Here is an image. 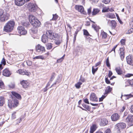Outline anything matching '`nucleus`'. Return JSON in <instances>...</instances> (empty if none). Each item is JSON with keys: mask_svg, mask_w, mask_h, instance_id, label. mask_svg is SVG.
<instances>
[{"mask_svg": "<svg viewBox=\"0 0 133 133\" xmlns=\"http://www.w3.org/2000/svg\"><path fill=\"white\" fill-rule=\"evenodd\" d=\"M48 37L46 35V34L45 33L42 37V41L43 43H45L48 42Z\"/></svg>", "mask_w": 133, "mask_h": 133, "instance_id": "nucleus-22", "label": "nucleus"}, {"mask_svg": "<svg viewBox=\"0 0 133 133\" xmlns=\"http://www.w3.org/2000/svg\"><path fill=\"white\" fill-rule=\"evenodd\" d=\"M91 8H90L88 9V12L89 14H90L91 13Z\"/></svg>", "mask_w": 133, "mask_h": 133, "instance_id": "nucleus-62", "label": "nucleus"}, {"mask_svg": "<svg viewBox=\"0 0 133 133\" xmlns=\"http://www.w3.org/2000/svg\"><path fill=\"white\" fill-rule=\"evenodd\" d=\"M21 84L24 88H28L29 85V83L26 81L23 80L21 82Z\"/></svg>", "mask_w": 133, "mask_h": 133, "instance_id": "nucleus-20", "label": "nucleus"}, {"mask_svg": "<svg viewBox=\"0 0 133 133\" xmlns=\"http://www.w3.org/2000/svg\"><path fill=\"white\" fill-rule=\"evenodd\" d=\"M94 67L95 66H94L92 67V72L93 74H94L95 72L98 69V68L95 69L94 68Z\"/></svg>", "mask_w": 133, "mask_h": 133, "instance_id": "nucleus-37", "label": "nucleus"}, {"mask_svg": "<svg viewBox=\"0 0 133 133\" xmlns=\"http://www.w3.org/2000/svg\"><path fill=\"white\" fill-rule=\"evenodd\" d=\"M105 81L106 83L108 84H109L110 83V82L108 79L107 78H105Z\"/></svg>", "mask_w": 133, "mask_h": 133, "instance_id": "nucleus-54", "label": "nucleus"}, {"mask_svg": "<svg viewBox=\"0 0 133 133\" xmlns=\"http://www.w3.org/2000/svg\"><path fill=\"white\" fill-rule=\"evenodd\" d=\"M25 0H15V3L16 5L21 6L23 5L25 3Z\"/></svg>", "mask_w": 133, "mask_h": 133, "instance_id": "nucleus-13", "label": "nucleus"}, {"mask_svg": "<svg viewBox=\"0 0 133 133\" xmlns=\"http://www.w3.org/2000/svg\"><path fill=\"white\" fill-rule=\"evenodd\" d=\"M64 56L65 55H64L61 58L57 59V63H59L62 62L64 58Z\"/></svg>", "mask_w": 133, "mask_h": 133, "instance_id": "nucleus-38", "label": "nucleus"}, {"mask_svg": "<svg viewBox=\"0 0 133 133\" xmlns=\"http://www.w3.org/2000/svg\"><path fill=\"white\" fill-rule=\"evenodd\" d=\"M9 86L11 88H14L15 85L14 84H11L9 85Z\"/></svg>", "mask_w": 133, "mask_h": 133, "instance_id": "nucleus-56", "label": "nucleus"}, {"mask_svg": "<svg viewBox=\"0 0 133 133\" xmlns=\"http://www.w3.org/2000/svg\"><path fill=\"white\" fill-rule=\"evenodd\" d=\"M17 72L22 75H26L27 76L30 75V72H28L26 70H24L21 69L19 70Z\"/></svg>", "mask_w": 133, "mask_h": 133, "instance_id": "nucleus-15", "label": "nucleus"}, {"mask_svg": "<svg viewBox=\"0 0 133 133\" xmlns=\"http://www.w3.org/2000/svg\"><path fill=\"white\" fill-rule=\"evenodd\" d=\"M5 103V101L4 97H0V106H2Z\"/></svg>", "mask_w": 133, "mask_h": 133, "instance_id": "nucleus-30", "label": "nucleus"}, {"mask_svg": "<svg viewBox=\"0 0 133 133\" xmlns=\"http://www.w3.org/2000/svg\"><path fill=\"white\" fill-rule=\"evenodd\" d=\"M55 43L57 45H59L62 42V39L61 38L59 37L58 36L56 37L55 38Z\"/></svg>", "mask_w": 133, "mask_h": 133, "instance_id": "nucleus-19", "label": "nucleus"}, {"mask_svg": "<svg viewBox=\"0 0 133 133\" xmlns=\"http://www.w3.org/2000/svg\"><path fill=\"white\" fill-rule=\"evenodd\" d=\"M53 18L52 19V20H56L58 18V16L56 14L53 15Z\"/></svg>", "mask_w": 133, "mask_h": 133, "instance_id": "nucleus-39", "label": "nucleus"}, {"mask_svg": "<svg viewBox=\"0 0 133 133\" xmlns=\"http://www.w3.org/2000/svg\"><path fill=\"white\" fill-rule=\"evenodd\" d=\"M108 121L105 119H103L101 121V124L103 126H104L107 124Z\"/></svg>", "mask_w": 133, "mask_h": 133, "instance_id": "nucleus-31", "label": "nucleus"}, {"mask_svg": "<svg viewBox=\"0 0 133 133\" xmlns=\"http://www.w3.org/2000/svg\"><path fill=\"white\" fill-rule=\"evenodd\" d=\"M82 48L79 46H77L76 47L75 51L76 55H79V53L81 54L82 52Z\"/></svg>", "mask_w": 133, "mask_h": 133, "instance_id": "nucleus-16", "label": "nucleus"}, {"mask_svg": "<svg viewBox=\"0 0 133 133\" xmlns=\"http://www.w3.org/2000/svg\"><path fill=\"white\" fill-rule=\"evenodd\" d=\"M125 121L130 126L133 125V115L128 114L125 119Z\"/></svg>", "mask_w": 133, "mask_h": 133, "instance_id": "nucleus-3", "label": "nucleus"}, {"mask_svg": "<svg viewBox=\"0 0 133 133\" xmlns=\"http://www.w3.org/2000/svg\"><path fill=\"white\" fill-rule=\"evenodd\" d=\"M96 125L95 124L93 125L92 126L90 127V133H93L96 130Z\"/></svg>", "mask_w": 133, "mask_h": 133, "instance_id": "nucleus-25", "label": "nucleus"}, {"mask_svg": "<svg viewBox=\"0 0 133 133\" xmlns=\"http://www.w3.org/2000/svg\"><path fill=\"white\" fill-rule=\"evenodd\" d=\"M117 45H116L111 50V51H114V53H115V49L117 47Z\"/></svg>", "mask_w": 133, "mask_h": 133, "instance_id": "nucleus-59", "label": "nucleus"}, {"mask_svg": "<svg viewBox=\"0 0 133 133\" xmlns=\"http://www.w3.org/2000/svg\"><path fill=\"white\" fill-rule=\"evenodd\" d=\"M106 62L107 66L108 67H110V64L109 63L108 57L107 59Z\"/></svg>", "mask_w": 133, "mask_h": 133, "instance_id": "nucleus-44", "label": "nucleus"}, {"mask_svg": "<svg viewBox=\"0 0 133 133\" xmlns=\"http://www.w3.org/2000/svg\"><path fill=\"white\" fill-rule=\"evenodd\" d=\"M92 27L96 31H97L99 29V27L96 25L92 24Z\"/></svg>", "mask_w": 133, "mask_h": 133, "instance_id": "nucleus-35", "label": "nucleus"}, {"mask_svg": "<svg viewBox=\"0 0 133 133\" xmlns=\"http://www.w3.org/2000/svg\"><path fill=\"white\" fill-rule=\"evenodd\" d=\"M122 97H123V98L124 99L126 100L130 98L133 97V95L131 94L127 95H124L122 94L121 97V98L122 99Z\"/></svg>", "mask_w": 133, "mask_h": 133, "instance_id": "nucleus-21", "label": "nucleus"}, {"mask_svg": "<svg viewBox=\"0 0 133 133\" xmlns=\"http://www.w3.org/2000/svg\"><path fill=\"white\" fill-rule=\"evenodd\" d=\"M90 25V22L88 21H86L85 25L87 26H89Z\"/></svg>", "mask_w": 133, "mask_h": 133, "instance_id": "nucleus-63", "label": "nucleus"}, {"mask_svg": "<svg viewBox=\"0 0 133 133\" xmlns=\"http://www.w3.org/2000/svg\"><path fill=\"white\" fill-rule=\"evenodd\" d=\"M83 33L84 35H85L86 36H90V34L88 31L86 30H83Z\"/></svg>", "mask_w": 133, "mask_h": 133, "instance_id": "nucleus-41", "label": "nucleus"}, {"mask_svg": "<svg viewBox=\"0 0 133 133\" xmlns=\"http://www.w3.org/2000/svg\"><path fill=\"white\" fill-rule=\"evenodd\" d=\"M45 33L48 37L50 39H52L54 38H55L58 36L57 34L55 33H53L52 31L51 30L47 31Z\"/></svg>", "mask_w": 133, "mask_h": 133, "instance_id": "nucleus-4", "label": "nucleus"}, {"mask_svg": "<svg viewBox=\"0 0 133 133\" xmlns=\"http://www.w3.org/2000/svg\"><path fill=\"white\" fill-rule=\"evenodd\" d=\"M112 72L110 71H109L108 75V76L109 77H110L112 75Z\"/></svg>", "mask_w": 133, "mask_h": 133, "instance_id": "nucleus-53", "label": "nucleus"}, {"mask_svg": "<svg viewBox=\"0 0 133 133\" xmlns=\"http://www.w3.org/2000/svg\"><path fill=\"white\" fill-rule=\"evenodd\" d=\"M29 22H24L23 24V25L25 26H27L29 24Z\"/></svg>", "mask_w": 133, "mask_h": 133, "instance_id": "nucleus-58", "label": "nucleus"}, {"mask_svg": "<svg viewBox=\"0 0 133 133\" xmlns=\"http://www.w3.org/2000/svg\"><path fill=\"white\" fill-rule=\"evenodd\" d=\"M120 51L119 55L121 58V60L122 61L123 60V59L124 57V50L123 48H120L119 49Z\"/></svg>", "mask_w": 133, "mask_h": 133, "instance_id": "nucleus-23", "label": "nucleus"}, {"mask_svg": "<svg viewBox=\"0 0 133 133\" xmlns=\"http://www.w3.org/2000/svg\"><path fill=\"white\" fill-rule=\"evenodd\" d=\"M55 77V74L54 73L51 76V77L50 79V82H51V81H52L54 79Z\"/></svg>", "mask_w": 133, "mask_h": 133, "instance_id": "nucleus-45", "label": "nucleus"}, {"mask_svg": "<svg viewBox=\"0 0 133 133\" xmlns=\"http://www.w3.org/2000/svg\"><path fill=\"white\" fill-rule=\"evenodd\" d=\"M109 8L106 7H103L102 10V12H107L109 11Z\"/></svg>", "mask_w": 133, "mask_h": 133, "instance_id": "nucleus-36", "label": "nucleus"}, {"mask_svg": "<svg viewBox=\"0 0 133 133\" xmlns=\"http://www.w3.org/2000/svg\"><path fill=\"white\" fill-rule=\"evenodd\" d=\"M84 101V102L86 103H87L88 104H89V102L88 99L87 98H85L83 99Z\"/></svg>", "mask_w": 133, "mask_h": 133, "instance_id": "nucleus-50", "label": "nucleus"}, {"mask_svg": "<svg viewBox=\"0 0 133 133\" xmlns=\"http://www.w3.org/2000/svg\"><path fill=\"white\" fill-rule=\"evenodd\" d=\"M4 87V85L3 82L1 81H0V88L3 89Z\"/></svg>", "mask_w": 133, "mask_h": 133, "instance_id": "nucleus-42", "label": "nucleus"}, {"mask_svg": "<svg viewBox=\"0 0 133 133\" xmlns=\"http://www.w3.org/2000/svg\"><path fill=\"white\" fill-rule=\"evenodd\" d=\"M44 57L43 56L39 55L38 56H36L34 58V59H43Z\"/></svg>", "mask_w": 133, "mask_h": 133, "instance_id": "nucleus-43", "label": "nucleus"}, {"mask_svg": "<svg viewBox=\"0 0 133 133\" xmlns=\"http://www.w3.org/2000/svg\"><path fill=\"white\" fill-rule=\"evenodd\" d=\"M125 40L124 39H122L121 41L120 42L122 45H125Z\"/></svg>", "mask_w": 133, "mask_h": 133, "instance_id": "nucleus-47", "label": "nucleus"}, {"mask_svg": "<svg viewBox=\"0 0 133 133\" xmlns=\"http://www.w3.org/2000/svg\"><path fill=\"white\" fill-rule=\"evenodd\" d=\"M4 10H3L0 9V16L3 15L4 13Z\"/></svg>", "mask_w": 133, "mask_h": 133, "instance_id": "nucleus-52", "label": "nucleus"}, {"mask_svg": "<svg viewBox=\"0 0 133 133\" xmlns=\"http://www.w3.org/2000/svg\"><path fill=\"white\" fill-rule=\"evenodd\" d=\"M82 84V83L79 82L76 84L75 86L77 89H79L81 87V85Z\"/></svg>", "mask_w": 133, "mask_h": 133, "instance_id": "nucleus-32", "label": "nucleus"}, {"mask_svg": "<svg viewBox=\"0 0 133 133\" xmlns=\"http://www.w3.org/2000/svg\"><path fill=\"white\" fill-rule=\"evenodd\" d=\"M79 81H81L82 82H84L85 81V79L84 78H81L80 79H79Z\"/></svg>", "mask_w": 133, "mask_h": 133, "instance_id": "nucleus-64", "label": "nucleus"}, {"mask_svg": "<svg viewBox=\"0 0 133 133\" xmlns=\"http://www.w3.org/2000/svg\"><path fill=\"white\" fill-rule=\"evenodd\" d=\"M111 26L112 28L114 29L117 25V23L114 20H112L111 21Z\"/></svg>", "mask_w": 133, "mask_h": 133, "instance_id": "nucleus-28", "label": "nucleus"}, {"mask_svg": "<svg viewBox=\"0 0 133 133\" xmlns=\"http://www.w3.org/2000/svg\"><path fill=\"white\" fill-rule=\"evenodd\" d=\"M15 25V22L12 21L8 22L4 26L3 30L6 32H10L12 31Z\"/></svg>", "mask_w": 133, "mask_h": 133, "instance_id": "nucleus-2", "label": "nucleus"}, {"mask_svg": "<svg viewBox=\"0 0 133 133\" xmlns=\"http://www.w3.org/2000/svg\"><path fill=\"white\" fill-rule=\"evenodd\" d=\"M29 20L31 24L35 28L40 26L41 22L38 19L35 18V16L32 15H30L29 16Z\"/></svg>", "mask_w": 133, "mask_h": 133, "instance_id": "nucleus-1", "label": "nucleus"}, {"mask_svg": "<svg viewBox=\"0 0 133 133\" xmlns=\"http://www.w3.org/2000/svg\"><path fill=\"white\" fill-rule=\"evenodd\" d=\"M115 70L118 75H121L122 74L123 71L121 67L119 66L116 67Z\"/></svg>", "mask_w": 133, "mask_h": 133, "instance_id": "nucleus-24", "label": "nucleus"}, {"mask_svg": "<svg viewBox=\"0 0 133 133\" xmlns=\"http://www.w3.org/2000/svg\"><path fill=\"white\" fill-rule=\"evenodd\" d=\"M82 106L83 107L85 108V109H84L82 107H79L81 108L82 110H85L87 111H89L90 112H92L91 111H90V110L91 109V107H90L89 106L86 105L85 104H83L82 105Z\"/></svg>", "mask_w": 133, "mask_h": 133, "instance_id": "nucleus-17", "label": "nucleus"}, {"mask_svg": "<svg viewBox=\"0 0 133 133\" xmlns=\"http://www.w3.org/2000/svg\"><path fill=\"white\" fill-rule=\"evenodd\" d=\"M3 64L4 65H5L6 64V61L4 58H3L1 62V64H0L1 65V66H2V64Z\"/></svg>", "mask_w": 133, "mask_h": 133, "instance_id": "nucleus-40", "label": "nucleus"}, {"mask_svg": "<svg viewBox=\"0 0 133 133\" xmlns=\"http://www.w3.org/2000/svg\"><path fill=\"white\" fill-rule=\"evenodd\" d=\"M26 63L27 65L29 66H30L32 64V62L29 61H27Z\"/></svg>", "mask_w": 133, "mask_h": 133, "instance_id": "nucleus-49", "label": "nucleus"}, {"mask_svg": "<svg viewBox=\"0 0 133 133\" xmlns=\"http://www.w3.org/2000/svg\"><path fill=\"white\" fill-rule=\"evenodd\" d=\"M104 133H111V131L110 129H107L106 130Z\"/></svg>", "mask_w": 133, "mask_h": 133, "instance_id": "nucleus-55", "label": "nucleus"}, {"mask_svg": "<svg viewBox=\"0 0 133 133\" xmlns=\"http://www.w3.org/2000/svg\"><path fill=\"white\" fill-rule=\"evenodd\" d=\"M112 90V88L110 86H108L107 87V89L105 90L106 92L105 93V94H104V95H107L109 93L111 92V91Z\"/></svg>", "mask_w": 133, "mask_h": 133, "instance_id": "nucleus-29", "label": "nucleus"}, {"mask_svg": "<svg viewBox=\"0 0 133 133\" xmlns=\"http://www.w3.org/2000/svg\"><path fill=\"white\" fill-rule=\"evenodd\" d=\"M133 76V74H128L126 75V77H131L132 76Z\"/></svg>", "mask_w": 133, "mask_h": 133, "instance_id": "nucleus-61", "label": "nucleus"}, {"mask_svg": "<svg viewBox=\"0 0 133 133\" xmlns=\"http://www.w3.org/2000/svg\"><path fill=\"white\" fill-rule=\"evenodd\" d=\"M18 30L19 33L21 35H25L27 33L26 30L22 26H19L18 28Z\"/></svg>", "mask_w": 133, "mask_h": 133, "instance_id": "nucleus-7", "label": "nucleus"}, {"mask_svg": "<svg viewBox=\"0 0 133 133\" xmlns=\"http://www.w3.org/2000/svg\"><path fill=\"white\" fill-rule=\"evenodd\" d=\"M9 15L7 13H5L3 15L0 16V21L4 22L7 20L9 18Z\"/></svg>", "mask_w": 133, "mask_h": 133, "instance_id": "nucleus-5", "label": "nucleus"}, {"mask_svg": "<svg viewBox=\"0 0 133 133\" xmlns=\"http://www.w3.org/2000/svg\"><path fill=\"white\" fill-rule=\"evenodd\" d=\"M99 10L98 9H94L92 13V15H96L99 12Z\"/></svg>", "mask_w": 133, "mask_h": 133, "instance_id": "nucleus-27", "label": "nucleus"}, {"mask_svg": "<svg viewBox=\"0 0 133 133\" xmlns=\"http://www.w3.org/2000/svg\"><path fill=\"white\" fill-rule=\"evenodd\" d=\"M126 127L125 123H118L116 125L115 128L116 129L120 131L121 129L124 128Z\"/></svg>", "mask_w": 133, "mask_h": 133, "instance_id": "nucleus-6", "label": "nucleus"}, {"mask_svg": "<svg viewBox=\"0 0 133 133\" xmlns=\"http://www.w3.org/2000/svg\"><path fill=\"white\" fill-rule=\"evenodd\" d=\"M105 97V96L103 95L101 97L99 98V101H102Z\"/></svg>", "mask_w": 133, "mask_h": 133, "instance_id": "nucleus-51", "label": "nucleus"}, {"mask_svg": "<svg viewBox=\"0 0 133 133\" xmlns=\"http://www.w3.org/2000/svg\"><path fill=\"white\" fill-rule=\"evenodd\" d=\"M120 116L117 113H115L112 115L111 116L112 120L113 121H116L118 120Z\"/></svg>", "mask_w": 133, "mask_h": 133, "instance_id": "nucleus-12", "label": "nucleus"}, {"mask_svg": "<svg viewBox=\"0 0 133 133\" xmlns=\"http://www.w3.org/2000/svg\"><path fill=\"white\" fill-rule=\"evenodd\" d=\"M47 49L48 50H50L52 47V44L50 43H49L46 45Z\"/></svg>", "mask_w": 133, "mask_h": 133, "instance_id": "nucleus-34", "label": "nucleus"}, {"mask_svg": "<svg viewBox=\"0 0 133 133\" xmlns=\"http://www.w3.org/2000/svg\"><path fill=\"white\" fill-rule=\"evenodd\" d=\"M114 17L115 15L112 14H110L109 15V17L110 18H113Z\"/></svg>", "mask_w": 133, "mask_h": 133, "instance_id": "nucleus-57", "label": "nucleus"}, {"mask_svg": "<svg viewBox=\"0 0 133 133\" xmlns=\"http://www.w3.org/2000/svg\"><path fill=\"white\" fill-rule=\"evenodd\" d=\"M102 2L105 4H108L110 2V0H102Z\"/></svg>", "mask_w": 133, "mask_h": 133, "instance_id": "nucleus-46", "label": "nucleus"}, {"mask_svg": "<svg viewBox=\"0 0 133 133\" xmlns=\"http://www.w3.org/2000/svg\"><path fill=\"white\" fill-rule=\"evenodd\" d=\"M36 48L37 52H42L45 50L44 47L39 44L36 46Z\"/></svg>", "mask_w": 133, "mask_h": 133, "instance_id": "nucleus-10", "label": "nucleus"}, {"mask_svg": "<svg viewBox=\"0 0 133 133\" xmlns=\"http://www.w3.org/2000/svg\"><path fill=\"white\" fill-rule=\"evenodd\" d=\"M75 9L79 12H81L82 14H86V13L84 11L83 6L81 5H76Z\"/></svg>", "mask_w": 133, "mask_h": 133, "instance_id": "nucleus-8", "label": "nucleus"}, {"mask_svg": "<svg viewBox=\"0 0 133 133\" xmlns=\"http://www.w3.org/2000/svg\"><path fill=\"white\" fill-rule=\"evenodd\" d=\"M101 35L103 39H105L107 36V34L104 31H103L102 32Z\"/></svg>", "mask_w": 133, "mask_h": 133, "instance_id": "nucleus-33", "label": "nucleus"}, {"mask_svg": "<svg viewBox=\"0 0 133 133\" xmlns=\"http://www.w3.org/2000/svg\"><path fill=\"white\" fill-rule=\"evenodd\" d=\"M101 64V62L100 61H99L95 65V67H96L98 66L99 65H100Z\"/></svg>", "mask_w": 133, "mask_h": 133, "instance_id": "nucleus-60", "label": "nucleus"}, {"mask_svg": "<svg viewBox=\"0 0 133 133\" xmlns=\"http://www.w3.org/2000/svg\"><path fill=\"white\" fill-rule=\"evenodd\" d=\"M16 112H14L12 114V119H14L16 118V115L15 114L16 113Z\"/></svg>", "mask_w": 133, "mask_h": 133, "instance_id": "nucleus-48", "label": "nucleus"}, {"mask_svg": "<svg viewBox=\"0 0 133 133\" xmlns=\"http://www.w3.org/2000/svg\"><path fill=\"white\" fill-rule=\"evenodd\" d=\"M126 60L128 64L133 66V56L129 55L126 57Z\"/></svg>", "mask_w": 133, "mask_h": 133, "instance_id": "nucleus-9", "label": "nucleus"}, {"mask_svg": "<svg viewBox=\"0 0 133 133\" xmlns=\"http://www.w3.org/2000/svg\"><path fill=\"white\" fill-rule=\"evenodd\" d=\"M11 73L8 68H6L4 69L3 71V75L6 77H9L11 74Z\"/></svg>", "mask_w": 133, "mask_h": 133, "instance_id": "nucleus-11", "label": "nucleus"}, {"mask_svg": "<svg viewBox=\"0 0 133 133\" xmlns=\"http://www.w3.org/2000/svg\"><path fill=\"white\" fill-rule=\"evenodd\" d=\"M30 11L32 12H35L36 9V7L35 4L33 3H30L28 5Z\"/></svg>", "mask_w": 133, "mask_h": 133, "instance_id": "nucleus-18", "label": "nucleus"}, {"mask_svg": "<svg viewBox=\"0 0 133 133\" xmlns=\"http://www.w3.org/2000/svg\"><path fill=\"white\" fill-rule=\"evenodd\" d=\"M11 93L13 96L15 97L18 99H20L21 98V97L19 94L14 92H12Z\"/></svg>", "mask_w": 133, "mask_h": 133, "instance_id": "nucleus-26", "label": "nucleus"}, {"mask_svg": "<svg viewBox=\"0 0 133 133\" xmlns=\"http://www.w3.org/2000/svg\"><path fill=\"white\" fill-rule=\"evenodd\" d=\"M90 100L92 101L97 102L98 101L96 95L94 93H92L91 94L90 97Z\"/></svg>", "mask_w": 133, "mask_h": 133, "instance_id": "nucleus-14", "label": "nucleus"}]
</instances>
